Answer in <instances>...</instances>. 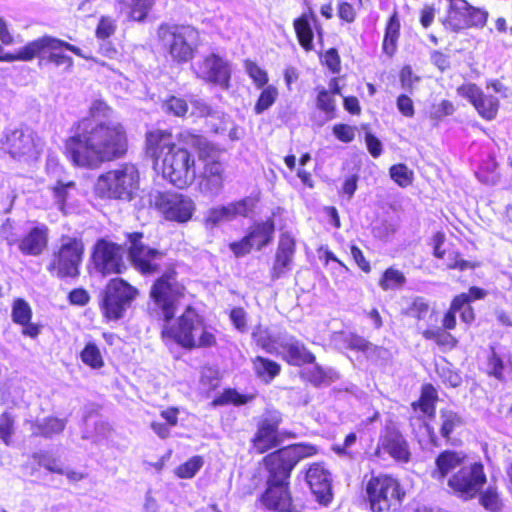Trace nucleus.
I'll return each mask as SVG.
<instances>
[{
    "label": "nucleus",
    "mask_w": 512,
    "mask_h": 512,
    "mask_svg": "<svg viewBox=\"0 0 512 512\" xmlns=\"http://www.w3.org/2000/svg\"><path fill=\"white\" fill-rule=\"evenodd\" d=\"M127 146L126 130L121 122L113 119V109L96 99L90 105L89 117L77 123L64 148L74 166L94 169L123 157Z\"/></svg>",
    "instance_id": "obj_1"
},
{
    "label": "nucleus",
    "mask_w": 512,
    "mask_h": 512,
    "mask_svg": "<svg viewBox=\"0 0 512 512\" xmlns=\"http://www.w3.org/2000/svg\"><path fill=\"white\" fill-rule=\"evenodd\" d=\"M147 154L162 169L163 177L183 189L196 177L195 160L185 149L176 146L170 133L162 130L149 132L146 137Z\"/></svg>",
    "instance_id": "obj_2"
},
{
    "label": "nucleus",
    "mask_w": 512,
    "mask_h": 512,
    "mask_svg": "<svg viewBox=\"0 0 512 512\" xmlns=\"http://www.w3.org/2000/svg\"><path fill=\"white\" fill-rule=\"evenodd\" d=\"M150 297L158 310L159 317L164 322H170L185 297V287L177 280L176 272L170 270L154 282Z\"/></svg>",
    "instance_id": "obj_3"
},
{
    "label": "nucleus",
    "mask_w": 512,
    "mask_h": 512,
    "mask_svg": "<svg viewBox=\"0 0 512 512\" xmlns=\"http://www.w3.org/2000/svg\"><path fill=\"white\" fill-rule=\"evenodd\" d=\"M65 47L72 51L76 55L87 58L86 55L81 53V50L68 43L60 41L56 38L44 36L36 41L27 44L25 47L20 49L17 54H8L5 59L29 61L36 56H41L42 59H48V61L54 63L56 66L65 65L66 69H70L73 65L71 57L63 55L60 50Z\"/></svg>",
    "instance_id": "obj_4"
},
{
    "label": "nucleus",
    "mask_w": 512,
    "mask_h": 512,
    "mask_svg": "<svg viewBox=\"0 0 512 512\" xmlns=\"http://www.w3.org/2000/svg\"><path fill=\"white\" fill-rule=\"evenodd\" d=\"M139 172L134 164L123 163L102 174L96 183V190L104 197L130 200L138 188Z\"/></svg>",
    "instance_id": "obj_5"
},
{
    "label": "nucleus",
    "mask_w": 512,
    "mask_h": 512,
    "mask_svg": "<svg viewBox=\"0 0 512 512\" xmlns=\"http://www.w3.org/2000/svg\"><path fill=\"white\" fill-rule=\"evenodd\" d=\"M316 454L312 445L298 444L280 449L264 458L271 483L287 482L294 466L303 458Z\"/></svg>",
    "instance_id": "obj_6"
},
{
    "label": "nucleus",
    "mask_w": 512,
    "mask_h": 512,
    "mask_svg": "<svg viewBox=\"0 0 512 512\" xmlns=\"http://www.w3.org/2000/svg\"><path fill=\"white\" fill-rule=\"evenodd\" d=\"M136 295L137 290L123 279H111L101 295L100 309L102 314L110 321L123 318Z\"/></svg>",
    "instance_id": "obj_7"
},
{
    "label": "nucleus",
    "mask_w": 512,
    "mask_h": 512,
    "mask_svg": "<svg viewBox=\"0 0 512 512\" xmlns=\"http://www.w3.org/2000/svg\"><path fill=\"white\" fill-rule=\"evenodd\" d=\"M366 494L373 512L398 508L405 495L398 481L387 475L372 477L367 483Z\"/></svg>",
    "instance_id": "obj_8"
},
{
    "label": "nucleus",
    "mask_w": 512,
    "mask_h": 512,
    "mask_svg": "<svg viewBox=\"0 0 512 512\" xmlns=\"http://www.w3.org/2000/svg\"><path fill=\"white\" fill-rule=\"evenodd\" d=\"M84 244L81 239L63 236L60 246L48 265V271L59 277H75L79 274V265L82 261Z\"/></svg>",
    "instance_id": "obj_9"
},
{
    "label": "nucleus",
    "mask_w": 512,
    "mask_h": 512,
    "mask_svg": "<svg viewBox=\"0 0 512 512\" xmlns=\"http://www.w3.org/2000/svg\"><path fill=\"white\" fill-rule=\"evenodd\" d=\"M4 145L13 159L25 164L36 161L42 149L41 139L29 127H19L8 132Z\"/></svg>",
    "instance_id": "obj_10"
},
{
    "label": "nucleus",
    "mask_w": 512,
    "mask_h": 512,
    "mask_svg": "<svg viewBox=\"0 0 512 512\" xmlns=\"http://www.w3.org/2000/svg\"><path fill=\"white\" fill-rule=\"evenodd\" d=\"M486 482L483 465L473 463L461 466L459 470L449 476L447 485L457 497L463 500L474 498Z\"/></svg>",
    "instance_id": "obj_11"
},
{
    "label": "nucleus",
    "mask_w": 512,
    "mask_h": 512,
    "mask_svg": "<svg viewBox=\"0 0 512 512\" xmlns=\"http://www.w3.org/2000/svg\"><path fill=\"white\" fill-rule=\"evenodd\" d=\"M151 202L170 221L186 223L192 219L196 204L192 198L179 193H156Z\"/></svg>",
    "instance_id": "obj_12"
},
{
    "label": "nucleus",
    "mask_w": 512,
    "mask_h": 512,
    "mask_svg": "<svg viewBox=\"0 0 512 512\" xmlns=\"http://www.w3.org/2000/svg\"><path fill=\"white\" fill-rule=\"evenodd\" d=\"M488 15L486 10L470 5L467 0H449L446 22L454 29H481Z\"/></svg>",
    "instance_id": "obj_13"
},
{
    "label": "nucleus",
    "mask_w": 512,
    "mask_h": 512,
    "mask_svg": "<svg viewBox=\"0 0 512 512\" xmlns=\"http://www.w3.org/2000/svg\"><path fill=\"white\" fill-rule=\"evenodd\" d=\"M201 317L191 307H187L184 313L178 318L176 325L165 322L162 328V338L173 340L185 348H195V339L191 332L200 329Z\"/></svg>",
    "instance_id": "obj_14"
},
{
    "label": "nucleus",
    "mask_w": 512,
    "mask_h": 512,
    "mask_svg": "<svg viewBox=\"0 0 512 512\" xmlns=\"http://www.w3.org/2000/svg\"><path fill=\"white\" fill-rule=\"evenodd\" d=\"M255 206L256 200L252 197H245L227 205L215 206L206 212L203 223L206 228L213 229L222 223L233 221L238 216L248 217Z\"/></svg>",
    "instance_id": "obj_15"
},
{
    "label": "nucleus",
    "mask_w": 512,
    "mask_h": 512,
    "mask_svg": "<svg viewBox=\"0 0 512 512\" xmlns=\"http://www.w3.org/2000/svg\"><path fill=\"white\" fill-rule=\"evenodd\" d=\"M143 234L136 232L128 235L129 255L134 266L143 274L158 271L163 254L156 249L149 248L142 243Z\"/></svg>",
    "instance_id": "obj_16"
},
{
    "label": "nucleus",
    "mask_w": 512,
    "mask_h": 512,
    "mask_svg": "<svg viewBox=\"0 0 512 512\" xmlns=\"http://www.w3.org/2000/svg\"><path fill=\"white\" fill-rule=\"evenodd\" d=\"M275 226L272 218L263 222H257L250 227L249 233L239 242L230 244V249L236 256H243L253 247L260 250L268 245L274 234Z\"/></svg>",
    "instance_id": "obj_17"
},
{
    "label": "nucleus",
    "mask_w": 512,
    "mask_h": 512,
    "mask_svg": "<svg viewBox=\"0 0 512 512\" xmlns=\"http://www.w3.org/2000/svg\"><path fill=\"white\" fill-rule=\"evenodd\" d=\"M381 451L387 453L397 462L407 463L411 459L409 444L395 426H386L380 435L375 454L379 457Z\"/></svg>",
    "instance_id": "obj_18"
},
{
    "label": "nucleus",
    "mask_w": 512,
    "mask_h": 512,
    "mask_svg": "<svg viewBox=\"0 0 512 512\" xmlns=\"http://www.w3.org/2000/svg\"><path fill=\"white\" fill-rule=\"evenodd\" d=\"M457 94L467 99L482 118L488 121L496 118L500 105L498 98L484 94L476 84L465 83L459 86Z\"/></svg>",
    "instance_id": "obj_19"
},
{
    "label": "nucleus",
    "mask_w": 512,
    "mask_h": 512,
    "mask_svg": "<svg viewBox=\"0 0 512 512\" xmlns=\"http://www.w3.org/2000/svg\"><path fill=\"white\" fill-rule=\"evenodd\" d=\"M203 163L199 174L200 191L208 196H218L224 187V165L208 154L203 157Z\"/></svg>",
    "instance_id": "obj_20"
},
{
    "label": "nucleus",
    "mask_w": 512,
    "mask_h": 512,
    "mask_svg": "<svg viewBox=\"0 0 512 512\" xmlns=\"http://www.w3.org/2000/svg\"><path fill=\"white\" fill-rule=\"evenodd\" d=\"M93 260L96 269L104 275L120 274L125 268L120 247L105 240L96 243Z\"/></svg>",
    "instance_id": "obj_21"
},
{
    "label": "nucleus",
    "mask_w": 512,
    "mask_h": 512,
    "mask_svg": "<svg viewBox=\"0 0 512 512\" xmlns=\"http://www.w3.org/2000/svg\"><path fill=\"white\" fill-rule=\"evenodd\" d=\"M197 76L208 82H212L227 88L230 80V69L226 61L216 54H211L197 63L195 68Z\"/></svg>",
    "instance_id": "obj_22"
},
{
    "label": "nucleus",
    "mask_w": 512,
    "mask_h": 512,
    "mask_svg": "<svg viewBox=\"0 0 512 512\" xmlns=\"http://www.w3.org/2000/svg\"><path fill=\"white\" fill-rule=\"evenodd\" d=\"M295 240L288 233H282L279 238L275 260L270 274L273 280H277L291 270L294 254Z\"/></svg>",
    "instance_id": "obj_23"
},
{
    "label": "nucleus",
    "mask_w": 512,
    "mask_h": 512,
    "mask_svg": "<svg viewBox=\"0 0 512 512\" xmlns=\"http://www.w3.org/2000/svg\"><path fill=\"white\" fill-rule=\"evenodd\" d=\"M306 481L316 499L323 504L330 502L331 477L329 471L321 464L315 463L306 472Z\"/></svg>",
    "instance_id": "obj_24"
},
{
    "label": "nucleus",
    "mask_w": 512,
    "mask_h": 512,
    "mask_svg": "<svg viewBox=\"0 0 512 512\" xmlns=\"http://www.w3.org/2000/svg\"><path fill=\"white\" fill-rule=\"evenodd\" d=\"M48 239V227L45 224H39L18 241V249L25 256H39L47 248Z\"/></svg>",
    "instance_id": "obj_25"
},
{
    "label": "nucleus",
    "mask_w": 512,
    "mask_h": 512,
    "mask_svg": "<svg viewBox=\"0 0 512 512\" xmlns=\"http://www.w3.org/2000/svg\"><path fill=\"white\" fill-rule=\"evenodd\" d=\"M335 341L342 344L345 348L364 352L368 358H385L388 351L382 347H378L363 337L351 333L340 332L335 336Z\"/></svg>",
    "instance_id": "obj_26"
},
{
    "label": "nucleus",
    "mask_w": 512,
    "mask_h": 512,
    "mask_svg": "<svg viewBox=\"0 0 512 512\" xmlns=\"http://www.w3.org/2000/svg\"><path fill=\"white\" fill-rule=\"evenodd\" d=\"M262 501L269 509L291 511L292 501L287 482L271 483V481H268V488L262 496Z\"/></svg>",
    "instance_id": "obj_27"
},
{
    "label": "nucleus",
    "mask_w": 512,
    "mask_h": 512,
    "mask_svg": "<svg viewBox=\"0 0 512 512\" xmlns=\"http://www.w3.org/2000/svg\"><path fill=\"white\" fill-rule=\"evenodd\" d=\"M279 346L282 348L283 359L291 365L301 366L315 361V356L294 337L283 340Z\"/></svg>",
    "instance_id": "obj_28"
},
{
    "label": "nucleus",
    "mask_w": 512,
    "mask_h": 512,
    "mask_svg": "<svg viewBox=\"0 0 512 512\" xmlns=\"http://www.w3.org/2000/svg\"><path fill=\"white\" fill-rule=\"evenodd\" d=\"M435 465L432 477L437 481H443L448 475H452L461 466L466 465L465 456L454 451H444L436 458Z\"/></svg>",
    "instance_id": "obj_29"
},
{
    "label": "nucleus",
    "mask_w": 512,
    "mask_h": 512,
    "mask_svg": "<svg viewBox=\"0 0 512 512\" xmlns=\"http://www.w3.org/2000/svg\"><path fill=\"white\" fill-rule=\"evenodd\" d=\"M277 423L263 420L254 438V448L259 453H264L277 446Z\"/></svg>",
    "instance_id": "obj_30"
},
{
    "label": "nucleus",
    "mask_w": 512,
    "mask_h": 512,
    "mask_svg": "<svg viewBox=\"0 0 512 512\" xmlns=\"http://www.w3.org/2000/svg\"><path fill=\"white\" fill-rule=\"evenodd\" d=\"M169 52L178 62H186L191 59L194 47L185 34H170Z\"/></svg>",
    "instance_id": "obj_31"
},
{
    "label": "nucleus",
    "mask_w": 512,
    "mask_h": 512,
    "mask_svg": "<svg viewBox=\"0 0 512 512\" xmlns=\"http://www.w3.org/2000/svg\"><path fill=\"white\" fill-rule=\"evenodd\" d=\"M50 190L54 204L60 211L66 213V205L72 200L76 192L75 183L73 181H57Z\"/></svg>",
    "instance_id": "obj_32"
},
{
    "label": "nucleus",
    "mask_w": 512,
    "mask_h": 512,
    "mask_svg": "<svg viewBox=\"0 0 512 512\" xmlns=\"http://www.w3.org/2000/svg\"><path fill=\"white\" fill-rule=\"evenodd\" d=\"M65 428V421L55 417H47L38 422H30V430L34 436L51 437Z\"/></svg>",
    "instance_id": "obj_33"
},
{
    "label": "nucleus",
    "mask_w": 512,
    "mask_h": 512,
    "mask_svg": "<svg viewBox=\"0 0 512 512\" xmlns=\"http://www.w3.org/2000/svg\"><path fill=\"white\" fill-rule=\"evenodd\" d=\"M294 32H322V26L311 7L293 21Z\"/></svg>",
    "instance_id": "obj_34"
},
{
    "label": "nucleus",
    "mask_w": 512,
    "mask_h": 512,
    "mask_svg": "<svg viewBox=\"0 0 512 512\" xmlns=\"http://www.w3.org/2000/svg\"><path fill=\"white\" fill-rule=\"evenodd\" d=\"M252 338L255 343L267 353L274 354L277 352V339L272 335L269 328L257 325L252 331Z\"/></svg>",
    "instance_id": "obj_35"
},
{
    "label": "nucleus",
    "mask_w": 512,
    "mask_h": 512,
    "mask_svg": "<svg viewBox=\"0 0 512 512\" xmlns=\"http://www.w3.org/2000/svg\"><path fill=\"white\" fill-rule=\"evenodd\" d=\"M253 366L256 374L266 382L271 381L280 373L281 370L278 363L261 356H257L253 360Z\"/></svg>",
    "instance_id": "obj_36"
},
{
    "label": "nucleus",
    "mask_w": 512,
    "mask_h": 512,
    "mask_svg": "<svg viewBox=\"0 0 512 512\" xmlns=\"http://www.w3.org/2000/svg\"><path fill=\"white\" fill-rule=\"evenodd\" d=\"M125 2L126 0H121ZM156 0H129L128 18L131 21H144Z\"/></svg>",
    "instance_id": "obj_37"
},
{
    "label": "nucleus",
    "mask_w": 512,
    "mask_h": 512,
    "mask_svg": "<svg viewBox=\"0 0 512 512\" xmlns=\"http://www.w3.org/2000/svg\"><path fill=\"white\" fill-rule=\"evenodd\" d=\"M440 419H441V427L440 433L442 437L449 439L451 433L458 427H460L463 422L461 417L452 410H441L440 411Z\"/></svg>",
    "instance_id": "obj_38"
},
{
    "label": "nucleus",
    "mask_w": 512,
    "mask_h": 512,
    "mask_svg": "<svg viewBox=\"0 0 512 512\" xmlns=\"http://www.w3.org/2000/svg\"><path fill=\"white\" fill-rule=\"evenodd\" d=\"M406 282L404 274L392 267L385 270L381 279L379 280V286L384 290H393L402 287Z\"/></svg>",
    "instance_id": "obj_39"
},
{
    "label": "nucleus",
    "mask_w": 512,
    "mask_h": 512,
    "mask_svg": "<svg viewBox=\"0 0 512 512\" xmlns=\"http://www.w3.org/2000/svg\"><path fill=\"white\" fill-rule=\"evenodd\" d=\"M389 175L391 179L402 188L411 185L414 179V172L405 164L401 163L391 166Z\"/></svg>",
    "instance_id": "obj_40"
},
{
    "label": "nucleus",
    "mask_w": 512,
    "mask_h": 512,
    "mask_svg": "<svg viewBox=\"0 0 512 512\" xmlns=\"http://www.w3.org/2000/svg\"><path fill=\"white\" fill-rule=\"evenodd\" d=\"M481 505L490 512H501L503 503L494 487H488L480 494Z\"/></svg>",
    "instance_id": "obj_41"
},
{
    "label": "nucleus",
    "mask_w": 512,
    "mask_h": 512,
    "mask_svg": "<svg viewBox=\"0 0 512 512\" xmlns=\"http://www.w3.org/2000/svg\"><path fill=\"white\" fill-rule=\"evenodd\" d=\"M81 360L93 369H99L104 365L99 348L94 343H88L81 352Z\"/></svg>",
    "instance_id": "obj_42"
},
{
    "label": "nucleus",
    "mask_w": 512,
    "mask_h": 512,
    "mask_svg": "<svg viewBox=\"0 0 512 512\" xmlns=\"http://www.w3.org/2000/svg\"><path fill=\"white\" fill-rule=\"evenodd\" d=\"M278 96V90L272 85H268L261 92L255 106L254 111L257 115L262 114L268 108H270L276 101Z\"/></svg>",
    "instance_id": "obj_43"
},
{
    "label": "nucleus",
    "mask_w": 512,
    "mask_h": 512,
    "mask_svg": "<svg viewBox=\"0 0 512 512\" xmlns=\"http://www.w3.org/2000/svg\"><path fill=\"white\" fill-rule=\"evenodd\" d=\"M203 458L201 456H193L185 463L179 465L176 468V475L182 479H189L195 476V474L203 466Z\"/></svg>",
    "instance_id": "obj_44"
},
{
    "label": "nucleus",
    "mask_w": 512,
    "mask_h": 512,
    "mask_svg": "<svg viewBox=\"0 0 512 512\" xmlns=\"http://www.w3.org/2000/svg\"><path fill=\"white\" fill-rule=\"evenodd\" d=\"M191 334L195 339V347H211L216 344L215 334L211 328L203 324L202 318L200 319V329L198 332L192 331Z\"/></svg>",
    "instance_id": "obj_45"
},
{
    "label": "nucleus",
    "mask_w": 512,
    "mask_h": 512,
    "mask_svg": "<svg viewBox=\"0 0 512 512\" xmlns=\"http://www.w3.org/2000/svg\"><path fill=\"white\" fill-rule=\"evenodd\" d=\"M31 316V308L26 301L18 299L14 302L12 309V318L14 322L20 325H26L30 322Z\"/></svg>",
    "instance_id": "obj_46"
},
{
    "label": "nucleus",
    "mask_w": 512,
    "mask_h": 512,
    "mask_svg": "<svg viewBox=\"0 0 512 512\" xmlns=\"http://www.w3.org/2000/svg\"><path fill=\"white\" fill-rule=\"evenodd\" d=\"M252 399V396H247L238 393L236 390L228 389L224 391L219 397L214 399L213 405H225V404H236V405H242L246 404Z\"/></svg>",
    "instance_id": "obj_47"
},
{
    "label": "nucleus",
    "mask_w": 512,
    "mask_h": 512,
    "mask_svg": "<svg viewBox=\"0 0 512 512\" xmlns=\"http://www.w3.org/2000/svg\"><path fill=\"white\" fill-rule=\"evenodd\" d=\"M245 70L258 88H262L267 84L268 75L266 71L260 68L256 63L246 60Z\"/></svg>",
    "instance_id": "obj_48"
},
{
    "label": "nucleus",
    "mask_w": 512,
    "mask_h": 512,
    "mask_svg": "<svg viewBox=\"0 0 512 512\" xmlns=\"http://www.w3.org/2000/svg\"><path fill=\"white\" fill-rule=\"evenodd\" d=\"M162 107L165 112L173 114L177 117L184 116L188 111L187 102L184 99L178 98L176 96H171L169 99L164 101Z\"/></svg>",
    "instance_id": "obj_49"
},
{
    "label": "nucleus",
    "mask_w": 512,
    "mask_h": 512,
    "mask_svg": "<svg viewBox=\"0 0 512 512\" xmlns=\"http://www.w3.org/2000/svg\"><path fill=\"white\" fill-rule=\"evenodd\" d=\"M14 418L9 413H3L0 416V438L8 445L14 433Z\"/></svg>",
    "instance_id": "obj_50"
},
{
    "label": "nucleus",
    "mask_w": 512,
    "mask_h": 512,
    "mask_svg": "<svg viewBox=\"0 0 512 512\" xmlns=\"http://www.w3.org/2000/svg\"><path fill=\"white\" fill-rule=\"evenodd\" d=\"M430 313L429 304L422 297H417L413 300L411 306L408 308L407 314L419 320L425 319Z\"/></svg>",
    "instance_id": "obj_51"
},
{
    "label": "nucleus",
    "mask_w": 512,
    "mask_h": 512,
    "mask_svg": "<svg viewBox=\"0 0 512 512\" xmlns=\"http://www.w3.org/2000/svg\"><path fill=\"white\" fill-rule=\"evenodd\" d=\"M332 374H334L332 370L325 371L323 368L319 366H315L312 370L307 372L309 381L316 386L329 383L330 381H332Z\"/></svg>",
    "instance_id": "obj_52"
},
{
    "label": "nucleus",
    "mask_w": 512,
    "mask_h": 512,
    "mask_svg": "<svg viewBox=\"0 0 512 512\" xmlns=\"http://www.w3.org/2000/svg\"><path fill=\"white\" fill-rule=\"evenodd\" d=\"M488 374L497 378L498 380H503V370L504 364L502 359L492 350L491 355L488 358L487 362Z\"/></svg>",
    "instance_id": "obj_53"
},
{
    "label": "nucleus",
    "mask_w": 512,
    "mask_h": 512,
    "mask_svg": "<svg viewBox=\"0 0 512 512\" xmlns=\"http://www.w3.org/2000/svg\"><path fill=\"white\" fill-rule=\"evenodd\" d=\"M420 78L412 71L411 66L406 65L400 72V82L403 89L412 92L414 85L419 82Z\"/></svg>",
    "instance_id": "obj_54"
},
{
    "label": "nucleus",
    "mask_w": 512,
    "mask_h": 512,
    "mask_svg": "<svg viewBox=\"0 0 512 512\" xmlns=\"http://www.w3.org/2000/svg\"><path fill=\"white\" fill-rule=\"evenodd\" d=\"M181 136L183 138V141L187 145L199 149L201 151V157H203L202 153H204L206 149L209 148L207 140L201 135L185 132Z\"/></svg>",
    "instance_id": "obj_55"
},
{
    "label": "nucleus",
    "mask_w": 512,
    "mask_h": 512,
    "mask_svg": "<svg viewBox=\"0 0 512 512\" xmlns=\"http://www.w3.org/2000/svg\"><path fill=\"white\" fill-rule=\"evenodd\" d=\"M337 15L340 20L346 23H352L356 19V10L351 3L341 1L337 5Z\"/></svg>",
    "instance_id": "obj_56"
},
{
    "label": "nucleus",
    "mask_w": 512,
    "mask_h": 512,
    "mask_svg": "<svg viewBox=\"0 0 512 512\" xmlns=\"http://www.w3.org/2000/svg\"><path fill=\"white\" fill-rule=\"evenodd\" d=\"M230 319L238 331L242 333L247 331V314L243 308H233L230 312Z\"/></svg>",
    "instance_id": "obj_57"
},
{
    "label": "nucleus",
    "mask_w": 512,
    "mask_h": 512,
    "mask_svg": "<svg viewBox=\"0 0 512 512\" xmlns=\"http://www.w3.org/2000/svg\"><path fill=\"white\" fill-rule=\"evenodd\" d=\"M397 108L399 112L408 118H411L415 114L413 101L411 98L405 94H401L398 96L396 101Z\"/></svg>",
    "instance_id": "obj_58"
},
{
    "label": "nucleus",
    "mask_w": 512,
    "mask_h": 512,
    "mask_svg": "<svg viewBox=\"0 0 512 512\" xmlns=\"http://www.w3.org/2000/svg\"><path fill=\"white\" fill-rule=\"evenodd\" d=\"M317 107L326 113L334 111V99L327 90L322 89L319 91L317 97Z\"/></svg>",
    "instance_id": "obj_59"
},
{
    "label": "nucleus",
    "mask_w": 512,
    "mask_h": 512,
    "mask_svg": "<svg viewBox=\"0 0 512 512\" xmlns=\"http://www.w3.org/2000/svg\"><path fill=\"white\" fill-rule=\"evenodd\" d=\"M334 135L342 142H351L355 137L354 129L349 125L338 124L333 127Z\"/></svg>",
    "instance_id": "obj_60"
},
{
    "label": "nucleus",
    "mask_w": 512,
    "mask_h": 512,
    "mask_svg": "<svg viewBox=\"0 0 512 512\" xmlns=\"http://www.w3.org/2000/svg\"><path fill=\"white\" fill-rule=\"evenodd\" d=\"M435 8L432 5H424L419 11V21L424 29H427L434 22Z\"/></svg>",
    "instance_id": "obj_61"
},
{
    "label": "nucleus",
    "mask_w": 512,
    "mask_h": 512,
    "mask_svg": "<svg viewBox=\"0 0 512 512\" xmlns=\"http://www.w3.org/2000/svg\"><path fill=\"white\" fill-rule=\"evenodd\" d=\"M365 142L367 145V149L369 153L374 157L377 158L382 153V143L381 141L376 138L372 133L367 132L365 135Z\"/></svg>",
    "instance_id": "obj_62"
},
{
    "label": "nucleus",
    "mask_w": 512,
    "mask_h": 512,
    "mask_svg": "<svg viewBox=\"0 0 512 512\" xmlns=\"http://www.w3.org/2000/svg\"><path fill=\"white\" fill-rule=\"evenodd\" d=\"M350 251H351V255H352L354 261L356 262V264L358 265V267L366 273L370 272V270H371L370 264L365 259L363 252L355 245L351 246Z\"/></svg>",
    "instance_id": "obj_63"
},
{
    "label": "nucleus",
    "mask_w": 512,
    "mask_h": 512,
    "mask_svg": "<svg viewBox=\"0 0 512 512\" xmlns=\"http://www.w3.org/2000/svg\"><path fill=\"white\" fill-rule=\"evenodd\" d=\"M191 105H192V112H191L192 115L205 117V116L210 115L212 112L211 107L201 99H195V100L191 101Z\"/></svg>",
    "instance_id": "obj_64"
}]
</instances>
